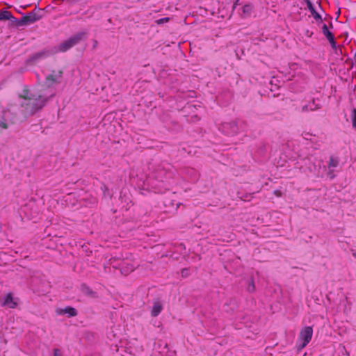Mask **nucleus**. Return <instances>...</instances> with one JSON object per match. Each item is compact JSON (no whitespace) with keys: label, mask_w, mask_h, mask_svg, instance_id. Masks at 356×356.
<instances>
[{"label":"nucleus","mask_w":356,"mask_h":356,"mask_svg":"<svg viewBox=\"0 0 356 356\" xmlns=\"http://www.w3.org/2000/svg\"><path fill=\"white\" fill-rule=\"evenodd\" d=\"M309 343L305 341H298V343L296 346V348L297 349V352H299L301 350H302L304 348H305L307 346V345Z\"/></svg>","instance_id":"obj_23"},{"label":"nucleus","mask_w":356,"mask_h":356,"mask_svg":"<svg viewBox=\"0 0 356 356\" xmlns=\"http://www.w3.org/2000/svg\"><path fill=\"white\" fill-rule=\"evenodd\" d=\"M339 159L338 157H334L331 156L330 157V160L328 162V167L329 168H334L337 167L339 165Z\"/></svg>","instance_id":"obj_20"},{"label":"nucleus","mask_w":356,"mask_h":356,"mask_svg":"<svg viewBox=\"0 0 356 356\" xmlns=\"http://www.w3.org/2000/svg\"><path fill=\"white\" fill-rule=\"evenodd\" d=\"M11 17V12L6 9L0 10V21H9Z\"/></svg>","instance_id":"obj_17"},{"label":"nucleus","mask_w":356,"mask_h":356,"mask_svg":"<svg viewBox=\"0 0 356 356\" xmlns=\"http://www.w3.org/2000/svg\"><path fill=\"white\" fill-rule=\"evenodd\" d=\"M313 335V327L312 326H305L300 332L298 341H305L309 343Z\"/></svg>","instance_id":"obj_11"},{"label":"nucleus","mask_w":356,"mask_h":356,"mask_svg":"<svg viewBox=\"0 0 356 356\" xmlns=\"http://www.w3.org/2000/svg\"><path fill=\"white\" fill-rule=\"evenodd\" d=\"M337 14V16H338V17H339L340 14H341V10H340V8H339L338 11L336 13Z\"/></svg>","instance_id":"obj_43"},{"label":"nucleus","mask_w":356,"mask_h":356,"mask_svg":"<svg viewBox=\"0 0 356 356\" xmlns=\"http://www.w3.org/2000/svg\"><path fill=\"white\" fill-rule=\"evenodd\" d=\"M101 189L103 191V195L104 197L110 196V197H111V195H110L109 189L105 184H102V186H101Z\"/></svg>","instance_id":"obj_26"},{"label":"nucleus","mask_w":356,"mask_h":356,"mask_svg":"<svg viewBox=\"0 0 356 356\" xmlns=\"http://www.w3.org/2000/svg\"><path fill=\"white\" fill-rule=\"evenodd\" d=\"M355 56H356V51L353 54V58H348L345 63L346 64H349L350 65V68H353V66L355 65Z\"/></svg>","instance_id":"obj_25"},{"label":"nucleus","mask_w":356,"mask_h":356,"mask_svg":"<svg viewBox=\"0 0 356 356\" xmlns=\"http://www.w3.org/2000/svg\"><path fill=\"white\" fill-rule=\"evenodd\" d=\"M26 120V116L19 108L13 107L0 110V127L7 129L10 124H19Z\"/></svg>","instance_id":"obj_2"},{"label":"nucleus","mask_w":356,"mask_h":356,"mask_svg":"<svg viewBox=\"0 0 356 356\" xmlns=\"http://www.w3.org/2000/svg\"><path fill=\"white\" fill-rule=\"evenodd\" d=\"M170 20V17H165L160 18V19L156 20V23L158 25H161V24H163L164 23L168 22Z\"/></svg>","instance_id":"obj_28"},{"label":"nucleus","mask_w":356,"mask_h":356,"mask_svg":"<svg viewBox=\"0 0 356 356\" xmlns=\"http://www.w3.org/2000/svg\"><path fill=\"white\" fill-rule=\"evenodd\" d=\"M120 199L121 200L122 202L126 203L127 205L129 204V197L127 196L126 193H124L123 191H121Z\"/></svg>","instance_id":"obj_24"},{"label":"nucleus","mask_w":356,"mask_h":356,"mask_svg":"<svg viewBox=\"0 0 356 356\" xmlns=\"http://www.w3.org/2000/svg\"><path fill=\"white\" fill-rule=\"evenodd\" d=\"M312 104L314 105L315 104V101L314 99L312 100Z\"/></svg>","instance_id":"obj_48"},{"label":"nucleus","mask_w":356,"mask_h":356,"mask_svg":"<svg viewBox=\"0 0 356 356\" xmlns=\"http://www.w3.org/2000/svg\"><path fill=\"white\" fill-rule=\"evenodd\" d=\"M338 18H339L338 16H337L336 18H334V20L337 22L338 21Z\"/></svg>","instance_id":"obj_47"},{"label":"nucleus","mask_w":356,"mask_h":356,"mask_svg":"<svg viewBox=\"0 0 356 356\" xmlns=\"http://www.w3.org/2000/svg\"><path fill=\"white\" fill-rule=\"evenodd\" d=\"M254 9V6L252 3H248L242 6L241 14L243 18L250 17Z\"/></svg>","instance_id":"obj_15"},{"label":"nucleus","mask_w":356,"mask_h":356,"mask_svg":"<svg viewBox=\"0 0 356 356\" xmlns=\"http://www.w3.org/2000/svg\"><path fill=\"white\" fill-rule=\"evenodd\" d=\"M56 54H57L56 47H52L51 46L47 47L41 51L30 55L26 60V65H35L39 60L46 59Z\"/></svg>","instance_id":"obj_5"},{"label":"nucleus","mask_w":356,"mask_h":356,"mask_svg":"<svg viewBox=\"0 0 356 356\" xmlns=\"http://www.w3.org/2000/svg\"><path fill=\"white\" fill-rule=\"evenodd\" d=\"M251 197H252V196H251V194H250V193H248V194H245V195L244 197L243 196V197H241V198L242 200H245V198Z\"/></svg>","instance_id":"obj_39"},{"label":"nucleus","mask_w":356,"mask_h":356,"mask_svg":"<svg viewBox=\"0 0 356 356\" xmlns=\"http://www.w3.org/2000/svg\"><path fill=\"white\" fill-rule=\"evenodd\" d=\"M33 92H31L29 89L25 86L23 89V94L19 95V97L21 99H24L25 101L29 100L30 97H32Z\"/></svg>","instance_id":"obj_18"},{"label":"nucleus","mask_w":356,"mask_h":356,"mask_svg":"<svg viewBox=\"0 0 356 356\" xmlns=\"http://www.w3.org/2000/svg\"><path fill=\"white\" fill-rule=\"evenodd\" d=\"M55 312L57 315L66 316L68 318L75 317L78 315L77 309L72 306H66L64 308L57 307Z\"/></svg>","instance_id":"obj_10"},{"label":"nucleus","mask_w":356,"mask_h":356,"mask_svg":"<svg viewBox=\"0 0 356 356\" xmlns=\"http://www.w3.org/2000/svg\"><path fill=\"white\" fill-rule=\"evenodd\" d=\"M30 5H25V6H21L23 9H26L28 7H29Z\"/></svg>","instance_id":"obj_44"},{"label":"nucleus","mask_w":356,"mask_h":356,"mask_svg":"<svg viewBox=\"0 0 356 356\" xmlns=\"http://www.w3.org/2000/svg\"><path fill=\"white\" fill-rule=\"evenodd\" d=\"M80 290L81 291L85 294L86 296L92 298H97L98 295L97 293L95 291H93L92 289L90 288L88 285H87L86 283H82L80 286Z\"/></svg>","instance_id":"obj_14"},{"label":"nucleus","mask_w":356,"mask_h":356,"mask_svg":"<svg viewBox=\"0 0 356 356\" xmlns=\"http://www.w3.org/2000/svg\"><path fill=\"white\" fill-rule=\"evenodd\" d=\"M306 35L308 36V37H312V35H313V32H309V30H307L306 31Z\"/></svg>","instance_id":"obj_40"},{"label":"nucleus","mask_w":356,"mask_h":356,"mask_svg":"<svg viewBox=\"0 0 356 356\" xmlns=\"http://www.w3.org/2000/svg\"><path fill=\"white\" fill-rule=\"evenodd\" d=\"M351 122L352 127L354 129L356 130V108H354L351 112Z\"/></svg>","instance_id":"obj_22"},{"label":"nucleus","mask_w":356,"mask_h":356,"mask_svg":"<svg viewBox=\"0 0 356 356\" xmlns=\"http://www.w3.org/2000/svg\"><path fill=\"white\" fill-rule=\"evenodd\" d=\"M224 306L225 307H230V298L226 303H225Z\"/></svg>","instance_id":"obj_42"},{"label":"nucleus","mask_w":356,"mask_h":356,"mask_svg":"<svg viewBox=\"0 0 356 356\" xmlns=\"http://www.w3.org/2000/svg\"><path fill=\"white\" fill-rule=\"evenodd\" d=\"M36 16L38 17V21L40 20L45 15V10L41 8V13H35Z\"/></svg>","instance_id":"obj_30"},{"label":"nucleus","mask_w":356,"mask_h":356,"mask_svg":"<svg viewBox=\"0 0 356 356\" xmlns=\"http://www.w3.org/2000/svg\"><path fill=\"white\" fill-rule=\"evenodd\" d=\"M304 2L306 3L307 8L310 12L314 19L316 20L317 24L319 25L320 24H324L323 21L325 19H324L322 15L316 10L314 3L311 1V0H304Z\"/></svg>","instance_id":"obj_8"},{"label":"nucleus","mask_w":356,"mask_h":356,"mask_svg":"<svg viewBox=\"0 0 356 356\" xmlns=\"http://www.w3.org/2000/svg\"><path fill=\"white\" fill-rule=\"evenodd\" d=\"M238 1H239V0H236V1L234 2V8H235V6H236L237 4H238Z\"/></svg>","instance_id":"obj_45"},{"label":"nucleus","mask_w":356,"mask_h":356,"mask_svg":"<svg viewBox=\"0 0 356 356\" xmlns=\"http://www.w3.org/2000/svg\"><path fill=\"white\" fill-rule=\"evenodd\" d=\"M220 130L227 136H233L238 131V127L236 121L225 122L220 124Z\"/></svg>","instance_id":"obj_7"},{"label":"nucleus","mask_w":356,"mask_h":356,"mask_svg":"<svg viewBox=\"0 0 356 356\" xmlns=\"http://www.w3.org/2000/svg\"><path fill=\"white\" fill-rule=\"evenodd\" d=\"M312 238H313V236H308V239H305V241H306L307 243H308V242H312Z\"/></svg>","instance_id":"obj_41"},{"label":"nucleus","mask_w":356,"mask_h":356,"mask_svg":"<svg viewBox=\"0 0 356 356\" xmlns=\"http://www.w3.org/2000/svg\"><path fill=\"white\" fill-rule=\"evenodd\" d=\"M18 301L19 298H15L13 293L9 292L3 298V301H1V306L15 309L18 306Z\"/></svg>","instance_id":"obj_9"},{"label":"nucleus","mask_w":356,"mask_h":356,"mask_svg":"<svg viewBox=\"0 0 356 356\" xmlns=\"http://www.w3.org/2000/svg\"><path fill=\"white\" fill-rule=\"evenodd\" d=\"M8 27L9 28H16L18 29L19 26H28V24L26 21L24 15L19 19L15 17L11 13V17L9 19Z\"/></svg>","instance_id":"obj_12"},{"label":"nucleus","mask_w":356,"mask_h":356,"mask_svg":"<svg viewBox=\"0 0 356 356\" xmlns=\"http://www.w3.org/2000/svg\"><path fill=\"white\" fill-rule=\"evenodd\" d=\"M316 3L318 4V8L320 9V10H321L323 13H325V10L323 9L322 5H321V0H318Z\"/></svg>","instance_id":"obj_38"},{"label":"nucleus","mask_w":356,"mask_h":356,"mask_svg":"<svg viewBox=\"0 0 356 356\" xmlns=\"http://www.w3.org/2000/svg\"><path fill=\"white\" fill-rule=\"evenodd\" d=\"M1 89V88L0 87V90Z\"/></svg>","instance_id":"obj_49"},{"label":"nucleus","mask_w":356,"mask_h":356,"mask_svg":"<svg viewBox=\"0 0 356 356\" xmlns=\"http://www.w3.org/2000/svg\"><path fill=\"white\" fill-rule=\"evenodd\" d=\"M54 96V93L49 96L43 95L42 90L34 92L29 100L26 101L25 104H22V106L24 107V109L19 108V110L22 111L26 119L28 115H34L41 111L47 103Z\"/></svg>","instance_id":"obj_1"},{"label":"nucleus","mask_w":356,"mask_h":356,"mask_svg":"<svg viewBox=\"0 0 356 356\" xmlns=\"http://www.w3.org/2000/svg\"><path fill=\"white\" fill-rule=\"evenodd\" d=\"M15 10L18 13H20L22 15V12L19 10H17V9H15Z\"/></svg>","instance_id":"obj_46"},{"label":"nucleus","mask_w":356,"mask_h":356,"mask_svg":"<svg viewBox=\"0 0 356 356\" xmlns=\"http://www.w3.org/2000/svg\"><path fill=\"white\" fill-rule=\"evenodd\" d=\"M63 70H58L56 74V71L52 70L51 73L46 76L44 81L41 85L42 89L49 88L54 84L60 83V81L58 79L63 77Z\"/></svg>","instance_id":"obj_6"},{"label":"nucleus","mask_w":356,"mask_h":356,"mask_svg":"<svg viewBox=\"0 0 356 356\" xmlns=\"http://www.w3.org/2000/svg\"><path fill=\"white\" fill-rule=\"evenodd\" d=\"M190 274V268H184L181 270V275L182 277H188Z\"/></svg>","instance_id":"obj_27"},{"label":"nucleus","mask_w":356,"mask_h":356,"mask_svg":"<svg viewBox=\"0 0 356 356\" xmlns=\"http://www.w3.org/2000/svg\"><path fill=\"white\" fill-rule=\"evenodd\" d=\"M335 174L334 173V172L332 170H330L328 172H327V177L330 179H333L334 177H335Z\"/></svg>","instance_id":"obj_35"},{"label":"nucleus","mask_w":356,"mask_h":356,"mask_svg":"<svg viewBox=\"0 0 356 356\" xmlns=\"http://www.w3.org/2000/svg\"><path fill=\"white\" fill-rule=\"evenodd\" d=\"M54 356H62L60 350L58 348L54 349Z\"/></svg>","instance_id":"obj_34"},{"label":"nucleus","mask_w":356,"mask_h":356,"mask_svg":"<svg viewBox=\"0 0 356 356\" xmlns=\"http://www.w3.org/2000/svg\"><path fill=\"white\" fill-rule=\"evenodd\" d=\"M266 150V145L264 144L261 147L258 148V152L259 154H264Z\"/></svg>","instance_id":"obj_33"},{"label":"nucleus","mask_w":356,"mask_h":356,"mask_svg":"<svg viewBox=\"0 0 356 356\" xmlns=\"http://www.w3.org/2000/svg\"><path fill=\"white\" fill-rule=\"evenodd\" d=\"M238 308V302L236 298H230V307L229 311L231 312H234Z\"/></svg>","instance_id":"obj_21"},{"label":"nucleus","mask_w":356,"mask_h":356,"mask_svg":"<svg viewBox=\"0 0 356 356\" xmlns=\"http://www.w3.org/2000/svg\"><path fill=\"white\" fill-rule=\"evenodd\" d=\"M31 12L34 13H41V8L36 5L35 8Z\"/></svg>","instance_id":"obj_37"},{"label":"nucleus","mask_w":356,"mask_h":356,"mask_svg":"<svg viewBox=\"0 0 356 356\" xmlns=\"http://www.w3.org/2000/svg\"><path fill=\"white\" fill-rule=\"evenodd\" d=\"M163 309V306L159 298L154 300L152 309L151 310V316L156 317L160 314Z\"/></svg>","instance_id":"obj_13"},{"label":"nucleus","mask_w":356,"mask_h":356,"mask_svg":"<svg viewBox=\"0 0 356 356\" xmlns=\"http://www.w3.org/2000/svg\"><path fill=\"white\" fill-rule=\"evenodd\" d=\"M87 38L88 33L86 31L78 32L76 34L72 35L67 40L60 42L58 46H52V47H56L57 53L58 51L66 52L81 41L86 40Z\"/></svg>","instance_id":"obj_3"},{"label":"nucleus","mask_w":356,"mask_h":356,"mask_svg":"<svg viewBox=\"0 0 356 356\" xmlns=\"http://www.w3.org/2000/svg\"><path fill=\"white\" fill-rule=\"evenodd\" d=\"M273 193L277 197H282L283 194L282 191L279 189L274 190Z\"/></svg>","instance_id":"obj_32"},{"label":"nucleus","mask_w":356,"mask_h":356,"mask_svg":"<svg viewBox=\"0 0 356 356\" xmlns=\"http://www.w3.org/2000/svg\"><path fill=\"white\" fill-rule=\"evenodd\" d=\"M22 15H24V17H25L28 25H30L38 22V17L36 16L34 13L29 12L26 13H22Z\"/></svg>","instance_id":"obj_16"},{"label":"nucleus","mask_w":356,"mask_h":356,"mask_svg":"<svg viewBox=\"0 0 356 356\" xmlns=\"http://www.w3.org/2000/svg\"><path fill=\"white\" fill-rule=\"evenodd\" d=\"M256 288L254 284V279L253 275H252L250 279L248 280V286H247V291L249 293H253L254 292Z\"/></svg>","instance_id":"obj_19"},{"label":"nucleus","mask_w":356,"mask_h":356,"mask_svg":"<svg viewBox=\"0 0 356 356\" xmlns=\"http://www.w3.org/2000/svg\"><path fill=\"white\" fill-rule=\"evenodd\" d=\"M348 33L347 31L341 33L340 35H339V38H345V40L348 38Z\"/></svg>","instance_id":"obj_36"},{"label":"nucleus","mask_w":356,"mask_h":356,"mask_svg":"<svg viewBox=\"0 0 356 356\" xmlns=\"http://www.w3.org/2000/svg\"><path fill=\"white\" fill-rule=\"evenodd\" d=\"M332 19V16H331L330 15H326V17L324 18V19H325V21H327L328 25H327L326 24H323L321 26V31L325 38L327 40L328 42L330 43L331 48L334 51V53L335 54H339L337 50L338 47L335 36L333 32L331 31V30L334 29Z\"/></svg>","instance_id":"obj_4"},{"label":"nucleus","mask_w":356,"mask_h":356,"mask_svg":"<svg viewBox=\"0 0 356 356\" xmlns=\"http://www.w3.org/2000/svg\"><path fill=\"white\" fill-rule=\"evenodd\" d=\"M337 47H337V50H338V54H337L338 56H339V55H343V56H348V55H347V54H346V53H345V54H343V51H342V48H344L343 44H341V45H337Z\"/></svg>","instance_id":"obj_31"},{"label":"nucleus","mask_w":356,"mask_h":356,"mask_svg":"<svg viewBox=\"0 0 356 356\" xmlns=\"http://www.w3.org/2000/svg\"><path fill=\"white\" fill-rule=\"evenodd\" d=\"M309 104H306L302 107V111L307 112L308 111H314L320 108V106H316L315 108L309 107Z\"/></svg>","instance_id":"obj_29"}]
</instances>
